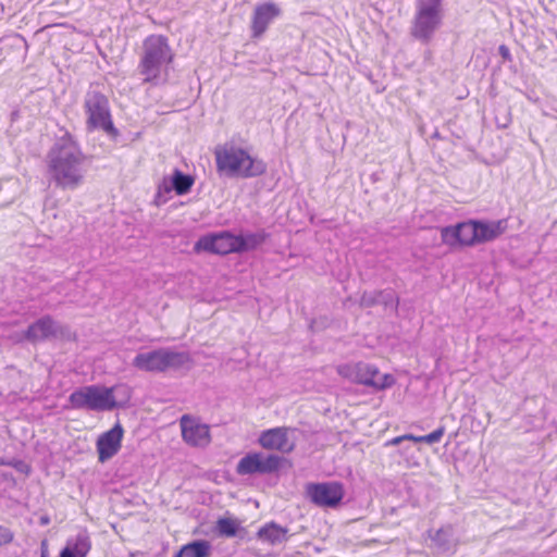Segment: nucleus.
<instances>
[{"label":"nucleus","instance_id":"obj_1","mask_svg":"<svg viewBox=\"0 0 557 557\" xmlns=\"http://www.w3.org/2000/svg\"><path fill=\"white\" fill-rule=\"evenodd\" d=\"M86 161L81 144L65 132L50 148L47 169L57 187L75 189L84 182Z\"/></svg>","mask_w":557,"mask_h":557},{"label":"nucleus","instance_id":"obj_28","mask_svg":"<svg viewBox=\"0 0 557 557\" xmlns=\"http://www.w3.org/2000/svg\"><path fill=\"white\" fill-rule=\"evenodd\" d=\"M499 53H500V55H502L505 60H510V59H511L510 51H509V49H508L505 45H502V46L499 47Z\"/></svg>","mask_w":557,"mask_h":557},{"label":"nucleus","instance_id":"obj_8","mask_svg":"<svg viewBox=\"0 0 557 557\" xmlns=\"http://www.w3.org/2000/svg\"><path fill=\"white\" fill-rule=\"evenodd\" d=\"M337 373L357 384L376 391L386 389L395 384V377L392 374H381L376 366L361 361L354 364H341L337 367Z\"/></svg>","mask_w":557,"mask_h":557},{"label":"nucleus","instance_id":"obj_20","mask_svg":"<svg viewBox=\"0 0 557 557\" xmlns=\"http://www.w3.org/2000/svg\"><path fill=\"white\" fill-rule=\"evenodd\" d=\"M91 549V542L87 535H77L74 541L67 542L59 557H86Z\"/></svg>","mask_w":557,"mask_h":557},{"label":"nucleus","instance_id":"obj_15","mask_svg":"<svg viewBox=\"0 0 557 557\" xmlns=\"http://www.w3.org/2000/svg\"><path fill=\"white\" fill-rule=\"evenodd\" d=\"M124 433L123 425L117 421L110 430L98 436L96 449L100 462L108 461L120 451Z\"/></svg>","mask_w":557,"mask_h":557},{"label":"nucleus","instance_id":"obj_23","mask_svg":"<svg viewBox=\"0 0 557 557\" xmlns=\"http://www.w3.org/2000/svg\"><path fill=\"white\" fill-rule=\"evenodd\" d=\"M239 528V522L230 517L220 518L216 521V530L220 535L226 536V537H233L236 535Z\"/></svg>","mask_w":557,"mask_h":557},{"label":"nucleus","instance_id":"obj_26","mask_svg":"<svg viewBox=\"0 0 557 557\" xmlns=\"http://www.w3.org/2000/svg\"><path fill=\"white\" fill-rule=\"evenodd\" d=\"M10 467L14 468L15 470L28 474L30 472L29 465L25 463L23 460L20 459H13L10 461Z\"/></svg>","mask_w":557,"mask_h":557},{"label":"nucleus","instance_id":"obj_9","mask_svg":"<svg viewBox=\"0 0 557 557\" xmlns=\"http://www.w3.org/2000/svg\"><path fill=\"white\" fill-rule=\"evenodd\" d=\"M443 0H420L411 27L414 38L429 41L442 21Z\"/></svg>","mask_w":557,"mask_h":557},{"label":"nucleus","instance_id":"obj_29","mask_svg":"<svg viewBox=\"0 0 557 557\" xmlns=\"http://www.w3.org/2000/svg\"><path fill=\"white\" fill-rule=\"evenodd\" d=\"M10 461L11 460H7V459L0 457V466H9L10 467Z\"/></svg>","mask_w":557,"mask_h":557},{"label":"nucleus","instance_id":"obj_3","mask_svg":"<svg viewBox=\"0 0 557 557\" xmlns=\"http://www.w3.org/2000/svg\"><path fill=\"white\" fill-rule=\"evenodd\" d=\"M132 397L131 388L123 384L111 387L103 385H87L74 391L69 403L73 409H86L90 411H112L124 408Z\"/></svg>","mask_w":557,"mask_h":557},{"label":"nucleus","instance_id":"obj_27","mask_svg":"<svg viewBox=\"0 0 557 557\" xmlns=\"http://www.w3.org/2000/svg\"><path fill=\"white\" fill-rule=\"evenodd\" d=\"M409 437H413V434H405V435L396 436V437L392 438L387 444L388 445H398L403 441H410Z\"/></svg>","mask_w":557,"mask_h":557},{"label":"nucleus","instance_id":"obj_13","mask_svg":"<svg viewBox=\"0 0 557 557\" xmlns=\"http://www.w3.org/2000/svg\"><path fill=\"white\" fill-rule=\"evenodd\" d=\"M180 428L183 441L190 447L203 448L211 443L210 426L196 417L183 414Z\"/></svg>","mask_w":557,"mask_h":557},{"label":"nucleus","instance_id":"obj_19","mask_svg":"<svg viewBox=\"0 0 557 557\" xmlns=\"http://www.w3.org/2000/svg\"><path fill=\"white\" fill-rule=\"evenodd\" d=\"M257 537L262 543H267L272 546L278 545L287 541L288 529L271 521L265 523L258 530Z\"/></svg>","mask_w":557,"mask_h":557},{"label":"nucleus","instance_id":"obj_25","mask_svg":"<svg viewBox=\"0 0 557 557\" xmlns=\"http://www.w3.org/2000/svg\"><path fill=\"white\" fill-rule=\"evenodd\" d=\"M12 531L3 525H0V546L10 544L13 541Z\"/></svg>","mask_w":557,"mask_h":557},{"label":"nucleus","instance_id":"obj_30","mask_svg":"<svg viewBox=\"0 0 557 557\" xmlns=\"http://www.w3.org/2000/svg\"><path fill=\"white\" fill-rule=\"evenodd\" d=\"M40 557H48V550L47 548L42 549L41 550V556Z\"/></svg>","mask_w":557,"mask_h":557},{"label":"nucleus","instance_id":"obj_16","mask_svg":"<svg viewBox=\"0 0 557 557\" xmlns=\"http://www.w3.org/2000/svg\"><path fill=\"white\" fill-rule=\"evenodd\" d=\"M289 429L286 426H277L261 432L258 443L268 450H276L281 453H292L295 443L288 437Z\"/></svg>","mask_w":557,"mask_h":557},{"label":"nucleus","instance_id":"obj_24","mask_svg":"<svg viewBox=\"0 0 557 557\" xmlns=\"http://www.w3.org/2000/svg\"><path fill=\"white\" fill-rule=\"evenodd\" d=\"M444 432H445L444 426H441L426 435H421V436L413 435V437H409V438L411 442H414V443L434 444V443H438L441 441V438L444 435Z\"/></svg>","mask_w":557,"mask_h":557},{"label":"nucleus","instance_id":"obj_18","mask_svg":"<svg viewBox=\"0 0 557 557\" xmlns=\"http://www.w3.org/2000/svg\"><path fill=\"white\" fill-rule=\"evenodd\" d=\"M58 334V325L50 315H45L32 323L25 331V337L35 343Z\"/></svg>","mask_w":557,"mask_h":557},{"label":"nucleus","instance_id":"obj_11","mask_svg":"<svg viewBox=\"0 0 557 557\" xmlns=\"http://www.w3.org/2000/svg\"><path fill=\"white\" fill-rule=\"evenodd\" d=\"M282 462L283 458L277 455L249 453L238 461L236 473L239 475L270 474L278 471Z\"/></svg>","mask_w":557,"mask_h":557},{"label":"nucleus","instance_id":"obj_17","mask_svg":"<svg viewBox=\"0 0 557 557\" xmlns=\"http://www.w3.org/2000/svg\"><path fill=\"white\" fill-rule=\"evenodd\" d=\"M507 219H500L496 221L475 220L478 245L497 239L507 231Z\"/></svg>","mask_w":557,"mask_h":557},{"label":"nucleus","instance_id":"obj_5","mask_svg":"<svg viewBox=\"0 0 557 557\" xmlns=\"http://www.w3.org/2000/svg\"><path fill=\"white\" fill-rule=\"evenodd\" d=\"M263 240L264 237L258 234L237 236L230 232H221L199 238V240L195 244V250L208 251L218 255H227L232 252H242L253 249Z\"/></svg>","mask_w":557,"mask_h":557},{"label":"nucleus","instance_id":"obj_10","mask_svg":"<svg viewBox=\"0 0 557 557\" xmlns=\"http://www.w3.org/2000/svg\"><path fill=\"white\" fill-rule=\"evenodd\" d=\"M305 491L310 502L322 508L338 507L345 496L344 485L337 481L309 483Z\"/></svg>","mask_w":557,"mask_h":557},{"label":"nucleus","instance_id":"obj_4","mask_svg":"<svg viewBox=\"0 0 557 557\" xmlns=\"http://www.w3.org/2000/svg\"><path fill=\"white\" fill-rule=\"evenodd\" d=\"M216 171L231 177L252 178L267 172V163L235 144H224L214 150Z\"/></svg>","mask_w":557,"mask_h":557},{"label":"nucleus","instance_id":"obj_22","mask_svg":"<svg viewBox=\"0 0 557 557\" xmlns=\"http://www.w3.org/2000/svg\"><path fill=\"white\" fill-rule=\"evenodd\" d=\"M210 544L207 541H196L184 545L175 557H207Z\"/></svg>","mask_w":557,"mask_h":557},{"label":"nucleus","instance_id":"obj_14","mask_svg":"<svg viewBox=\"0 0 557 557\" xmlns=\"http://www.w3.org/2000/svg\"><path fill=\"white\" fill-rule=\"evenodd\" d=\"M282 10L273 1L258 3L251 14L250 29L252 38H260L269 29L271 23L280 17Z\"/></svg>","mask_w":557,"mask_h":557},{"label":"nucleus","instance_id":"obj_6","mask_svg":"<svg viewBox=\"0 0 557 557\" xmlns=\"http://www.w3.org/2000/svg\"><path fill=\"white\" fill-rule=\"evenodd\" d=\"M86 125L89 131L101 129L112 138L119 136L114 126L108 97L98 90H88L84 99Z\"/></svg>","mask_w":557,"mask_h":557},{"label":"nucleus","instance_id":"obj_2","mask_svg":"<svg viewBox=\"0 0 557 557\" xmlns=\"http://www.w3.org/2000/svg\"><path fill=\"white\" fill-rule=\"evenodd\" d=\"M174 58L175 54L165 36L153 34L146 37L137 67L143 82L151 85L166 82Z\"/></svg>","mask_w":557,"mask_h":557},{"label":"nucleus","instance_id":"obj_7","mask_svg":"<svg viewBox=\"0 0 557 557\" xmlns=\"http://www.w3.org/2000/svg\"><path fill=\"white\" fill-rule=\"evenodd\" d=\"M190 361L187 352H177L166 348L138 354L133 366L146 372H165L180 369Z\"/></svg>","mask_w":557,"mask_h":557},{"label":"nucleus","instance_id":"obj_12","mask_svg":"<svg viewBox=\"0 0 557 557\" xmlns=\"http://www.w3.org/2000/svg\"><path fill=\"white\" fill-rule=\"evenodd\" d=\"M442 243L451 249L476 246L475 220L459 222L441 228Z\"/></svg>","mask_w":557,"mask_h":557},{"label":"nucleus","instance_id":"obj_21","mask_svg":"<svg viewBox=\"0 0 557 557\" xmlns=\"http://www.w3.org/2000/svg\"><path fill=\"white\" fill-rule=\"evenodd\" d=\"M195 184V178L189 174H184L176 169L172 175V187L178 196L186 195Z\"/></svg>","mask_w":557,"mask_h":557}]
</instances>
